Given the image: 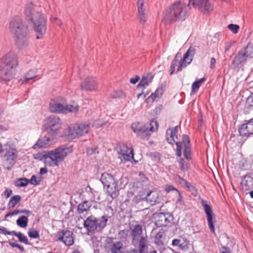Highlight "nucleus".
I'll use <instances>...</instances> for the list:
<instances>
[{"instance_id":"1","label":"nucleus","mask_w":253,"mask_h":253,"mask_svg":"<svg viewBox=\"0 0 253 253\" xmlns=\"http://www.w3.org/2000/svg\"><path fill=\"white\" fill-rule=\"evenodd\" d=\"M36 8L33 2L27 3L25 7L24 15L26 19L33 24L36 39L39 40L42 39L46 33L47 18L42 11Z\"/></svg>"},{"instance_id":"2","label":"nucleus","mask_w":253,"mask_h":253,"mask_svg":"<svg viewBox=\"0 0 253 253\" xmlns=\"http://www.w3.org/2000/svg\"><path fill=\"white\" fill-rule=\"evenodd\" d=\"M9 30L13 34L15 44L18 49L26 48L29 44L28 27L19 16L11 18L9 23Z\"/></svg>"},{"instance_id":"3","label":"nucleus","mask_w":253,"mask_h":253,"mask_svg":"<svg viewBox=\"0 0 253 253\" xmlns=\"http://www.w3.org/2000/svg\"><path fill=\"white\" fill-rule=\"evenodd\" d=\"M71 147L60 146L44 154L38 152L34 155V159L42 161L45 166L49 167H58L63 162L67 156L71 153Z\"/></svg>"},{"instance_id":"4","label":"nucleus","mask_w":253,"mask_h":253,"mask_svg":"<svg viewBox=\"0 0 253 253\" xmlns=\"http://www.w3.org/2000/svg\"><path fill=\"white\" fill-rule=\"evenodd\" d=\"M188 17L186 7L180 0L169 5L163 14V21L165 24L182 22Z\"/></svg>"},{"instance_id":"5","label":"nucleus","mask_w":253,"mask_h":253,"mask_svg":"<svg viewBox=\"0 0 253 253\" xmlns=\"http://www.w3.org/2000/svg\"><path fill=\"white\" fill-rule=\"evenodd\" d=\"M108 217V215H103L100 218H97L91 215L84 220V227L88 234L101 233L106 226Z\"/></svg>"},{"instance_id":"6","label":"nucleus","mask_w":253,"mask_h":253,"mask_svg":"<svg viewBox=\"0 0 253 253\" xmlns=\"http://www.w3.org/2000/svg\"><path fill=\"white\" fill-rule=\"evenodd\" d=\"M131 128L138 137L144 139H148L151 132L158 129V124L155 120H151L149 123L145 125L134 122L131 124Z\"/></svg>"},{"instance_id":"7","label":"nucleus","mask_w":253,"mask_h":253,"mask_svg":"<svg viewBox=\"0 0 253 253\" xmlns=\"http://www.w3.org/2000/svg\"><path fill=\"white\" fill-rule=\"evenodd\" d=\"M62 122L58 116L51 115L43 121V129L47 132V135L51 138H56L61 128Z\"/></svg>"},{"instance_id":"8","label":"nucleus","mask_w":253,"mask_h":253,"mask_svg":"<svg viewBox=\"0 0 253 253\" xmlns=\"http://www.w3.org/2000/svg\"><path fill=\"white\" fill-rule=\"evenodd\" d=\"M100 181L104 186L106 193L112 199H115L119 195L118 181L111 174L107 172L103 173Z\"/></svg>"},{"instance_id":"9","label":"nucleus","mask_w":253,"mask_h":253,"mask_svg":"<svg viewBox=\"0 0 253 253\" xmlns=\"http://www.w3.org/2000/svg\"><path fill=\"white\" fill-rule=\"evenodd\" d=\"M4 151L3 165L5 169L10 170L16 163L18 151L14 145L9 143L4 145Z\"/></svg>"},{"instance_id":"10","label":"nucleus","mask_w":253,"mask_h":253,"mask_svg":"<svg viewBox=\"0 0 253 253\" xmlns=\"http://www.w3.org/2000/svg\"><path fill=\"white\" fill-rule=\"evenodd\" d=\"M197 7L198 10L206 15H209L213 9V3L210 0H189L188 6Z\"/></svg>"},{"instance_id":"11","label":"nucleus","mask_w":253,"mask_h":253,"mask_svg":"<svg viewBox=\"0 0 253 253\" xmlns=\"http://www.w3.org/2000/svg\"><path fill=\"white\" fill-rule=\"evenodd\" d=\"M253 58V43L249 42L235 56L232 63H242L248 59Z\"/></svg>"},{"instance_id":"12","label":"nucleus","mask_w":253,"mask_h":253,"mask_svg":"<svg viewBox=\"0 0 253 253\" xmlns=\"http://www.w3.org/2000/svg\"><path fill=\"white\" fill-rule=\"evenodd\" d=\"M18 64H0V82L9 81L16 74V68Z\"/></svg>"},{"instance_id":"13","label":"nucleus","mask_w":253,"mask_h":253,"mask_svg":"<svg viewBox=\"0 0 253 253\" xmlns=\"http://www.w3.org/2000/svg\"><path fill=\"white\" fill-rule=\"evenodd\" d=\"M120 150L118 152L119 158L123 162L133 161L135 164L138 161L134 158L133 149L128 147L126 144L122 143L119 145Z\"/></svg>"},{"instance_id":"14","label":"nucleus","mask_w":253,"mask_h":253,"mask_svg":"<svg viewBox=\"0 0 253 253\" xmlns=\"http://www.w3.org/2000/svg\"><path fill=\"white\" fill-rule=\"evenodd\" d=\"M201 203L206 214L208 225L211 232L212 233H215V229L213 222V213L210 203L202 199L201 200Z\"/></svg>"},{"instance_id":"15","label":"nucleus","mask_w":253,"mask_h":253,"mask_svg":"<svg viewBox=\"0 0 253 253\" xmlns=\"http://www.w3.org/2000/svg\"><path fill=\"white\" fill-rule=\"evenodd\" d=\"M57 240L64 243L66 246H70L74 243V234L72 231L62 230L57 234Z\"/></svg>"},{"instance_id":"16","label":"nucleus","mask_w":253,"mask_h":253,"mask_svg":"<svg viewBox=\"0 0 253 253\" xmlns=\"http://www.w3.org/2000/svg\"><path fill=\"white\" fill-rule=\"evenodd\" d=\"M173 216L169 213L161 212L158 215V218L155 224L157 226L170 227L173 224Z\"/></svg>"},{"instance_id":"17","label":"nucleus","mask_w":253,"mask_h":253,"mask_svg":"<svg viewBox=\"0 0 253 253\" xmlns=\"http://www.w3.org/2000/svg\"><path fill=\"white\" fill-rule=\"evenodd\" d=\"M239 133L242 137H249L253 134V118L242 124L238 128Z\"/></svg>"},{"instance_id":"18","label":"nucleus","mask_w":253,"mask_h":253,"mask_svg":"<svg viewBox=\"0 0 253 253\" xmlns=\"http://www.w3.org/2000/svg\"><path fill=\"white\" fill-rule=\"evenodd\" d=\"M55 138H51V136L46 135L44 137L39 138L36 143L33 146L34 149L37 148H46L50 145V142Z\"/></svg>"},{"instance_id":"19","label":"nucleus","mask_w":253,"mask_h":253,"mask_svg":"<svg viewBox=\"0 0 253 253\" xmlns=\"http://www.w3.org/2000/svg\"><path fill=\"white\" fill-rule=\"evenodd\" d=\"M81 87L82 89L86 91L94 90L97 87L96 81L92 77H88L81 84Z\"/></svg>"},{"instance_id":"20","label":"nucleus","mask_w":253,"mask_h":253,"mask_svg":"<svg viewBox=\"0 0 253 253\" xmlns=\"http://www.w3.org/2000/svg\"><path fill=\"white\" fill-rule=\"evenodd\" d=\"M178 126L169 128L166 131V139L169 143L173 145L175 141L178 139Z\"/></svg>"},{"instance_id":"21","label":"nucleus","mask_w":253,"mask_h":253,"mask_svg":"<svg viewBox=\"0 0 253 253\" xmlns=\"http://www.w3.org/2000/svg\"><path fill=\"white\" fill-rule=\"evenodd\" d=\"M196 53L195 47L190 46L184 54L182 59L178 63H191Z\"/></svg>"},{"instance_id":"22","label":"nucleus","mask_w":253,"mask_h":253,"mask_svg":"<svg viewBox=\"0 0 253 253\" xmlns=\"http://www.w3.org/2000/svg\"><path fill=\"white\" fill-rule=\"evenodd\" d=\"M107 240V243H110V250L111 253H125L124 245L121 242H113L112 239L109 238Z\"/></svg>"},{"instance_id":"23","label":"nucleus","mask_w":253,"mask_h":253,"mask_svg":"<svg viewBox=\"0 0 253 253\" xmlns=\"http://www.w3.org/2000/svg\"><path fill=\"white\" fill-rule=\"evenodd\" d=\"M188 240L186 238L179 237L178 239H174L172 241V246H176L178 249L184 250L188 248Z\"/></svg>"},{"instance_id":"24","label":"nucleus","mask_w":253,"mask_h":253,"mask_svg":"<svg viewBox=\"0 0 253 253\" xmlns=\"http://www.w3.org/2000/svg\"><path fill=\"white\" fill-rule=\"evenodd\" d=\"M0 63H18L17 55L13 52H9L2 57Z\"/></svg>"},{"instance_id":"25","label":"nucleus","mask_w":253,"mask_h":253,"mask_svg":"<svg viewBox=\"0 0 253 253\" xmlns=\"http://www.w3.org/2000/svg\"><path fill=\"white\" fill-rule=\"evenodd\" d=\"M146 201L151 206L159 202V195L157 191H150L146 196Z\"/></svg>"},{"instance_id":"26","label":"nucleus","mask_w":253,"mask_h":253,"mask_svg":"<svg viewBox=\"0 0 253 253\" xmlns=\"http://www.w3.org/2000/svg\"><path fill=\"white\" fill-rule=\"evenodd\" d=\"M49 109L52 113H63L64 106L54 100H51L49 103Z\"/></svg>"},{"instance_id":"27","label":"nucleus","mask_w":253,"mask_h":253,"mask_svg":"<svg viewBox=\"0 0 253 253\" xmlns=\"http://www.w3.org/2000/svg\"><path fill=\"white\" fill-rule=\"evenodd\" d=\"M65 134L69 140L74 139L80 137L78 132L76 128V125H71L68 127L65 131Z\"/></svg>"},{"instance_id":"28","label":"nucleus","mask_w":253,"mask_h":253,"mask_svg":"<svg viewBox=\"0 0 253 253\" xmlns=\"http://www.w3.org/2000/svg\"><path fill=\"white\" fill-rule=\"evenodd\" d=\"M142 227L140 224H137L134 226L131 231V237L132 242L134 244L136 241L142 237Z\"/></svg>"},{"instance_id":"29","label":"nucleus","mask_w":253,"mask_h":253,"mask_svg":"<svg viewBox=\"0 0 253 253\" xmlns=\"http://www.w3.org/2000/svg\"><path fill=\"white\" fill-rule=\"evenodd\" d=\"M91 206L90 203L87 200H85L78 205L77 212L80 214L85 212L86 214L89 211Z\"/></svg>"},{"instance_id":"30","label":"nucleus","mask_w":253,"mask_h":253,"mask_svg":"<svg viewBox=\"0 0 253 253\" xmlns=\"http://www.w3.org/2000/svg\"><path fill=\"white\" fill-rule=\"evenodd\" d=\"M138 250L139 253H148V247L147 246V237L142 236L138 240Z\"/></svg>"},{"instance_id":"31","label":"nucleus","mask_w":253,"mask_h":253,"mask_svg":"<svg viewBox=\"0 0 253 253\" xmlns=\"http://www.w3.org/2000/svg\"><path fill=\"white\" fill-rule=\"evenodd\" d=\"M206 79H207L205 77H204L200 79H196L195 82L192 84L191 90L190 92L191 95L194 94L198 91L201 85L206 81Z\"/></svg>"},{"instance_id":"32","label":"nucleus","mask_w":253,"mask_h":253,"mask_svg":"<svg viewBox=\"0 0 253 253\" xmlns=\"http://www.w3.org/2000/svg\"><path fill=\"white\" fill-rule=\"evenodd\" d=\"M75 125L79 136H83L85 134L87 133L90 128V126L87 123H84L80 124L79 125Z\"/></svg>"},{"instance_id":"33","label":"nucleus","mask_w":253,"mask_h":253,"mask_svg":"<svg viewBox=\"0 0 253 253\" xmlns=\"http://www.w3.org/2000/svg\"><path fill=\"white\" fill-rule=\"evenodd\" d=\"M153 78V76L150 73H148L146 75H144L140 82L139 83L137 87L139 86L145 87L151 83Z\"/></svg>"},{"instance_id":"34","label":"nucleus","mask_w":253,"mask_h":253,"mask_svg":"<svg viewBox=\"0 0 253 253\" xmlns=\"http://www.w3.org/2000/svg\"><path fill=\"white\" fill-rule=\"evenodd\" d=\"M144 5H137L138 10V16L140 20V23L144 24L146 21V17L145 14V9Z\"/></svg>"},{"instance_id":"35","label":"nucleus","mask_w":253,"mask_h":253,"mask_svg":"<svg viewBox=\"0 0 253 253\" xmlns=\"http://www.w3.org/2000/svg\"><path fill=\"white\" fill-rule=\"evenodd\" d=\"M163 88L162 87H158L155 91L154 93H152L150 96H149L147 100L148 101L154 102L156 98L160 97L163 94Z\"/></svg>"},{"instance_id":"36","label":"nucleus","mask_w":253,"mask_h":253,"mask_svg":"<svg viewBox=\"0 0 253 253\" xmlns=\"http://www.w3.org/2000/svg\"><path fill=\"white\" fill-rule=\"evenodd\" d=\"M21 197L20 195H16L10 198L7 206L9 208H14L17 204L20 202Z\"/></svg>"},{"instance_id":"37","label":"nucleus","mask_w":253,"mask_h":253,"mask_svg":"<svg viewBox=\"0 0 253 253\" xmlns=\"http://www.w3.org/2000/svg\"><path fill=\"white\" fill-rule=\"evenodd\" d=\"M28 223V218L26 216H21L16 220L17 225L21 228H25L27 226Z\"/></svg>"},{"instance_id":"38","label":"nucleus","mask_w":253,"mask_h":253,"mask_svg":"<svg viewBox=\"0 0 253 253\" xmlns=\"http://www.w3.org/2000/svg\"><path fill=\"white\" fill-rule=\"evenodd\" d=\"M30 183L29 179L23 177L17 179L15 181L14 184L18 187H24L28 185Z\"/></svg>"},{"instance_id":"39","label":"nucleus","mask_w":253,"mask_h":253,"mask_svg":"<svg viewBox=\"0 0 253 253\" xmlns=\"http://www.w3.org/2000/svg\"><path fill=\"white\" fill-rule=\"evenodd\" d=\"M79 110V106L78 105L74 106L72 105H66L64 106L63 113H68L70 112L77 113Z\"/></svg>"},{"instance_id":"40","label":"nucleus","mask_w":253,"mask_h":253,"mask_svg":"<svg viewBox=\"0 0 253 253\" xmlns=\"http://www.w3.org/2000/svg\"><path fill=\"white\" fill-rule=\"evenodd\" d=\"M13 235H14L16 237H17L20 242L23 243L26 245H30V243L28 241L27 237L24 236L21 232H17L14 231L13 233Z\"/></svg>"},{"instance_id":"41","label":"nucleus","mask_w":253,"mask_h":253,"mask_svg":"<svg viewBox=\"0 0 253 253\" xmlns=\"http://www.w3.org/2000/svg\"><path fill=\"white\" fill-rule=\"evenodd\" d=\"M36 74L34 70H29V72H28L24 77V81L23 82V83H25V82L28 81L30 80H32L36 77H37Z\"/></svg>"},{"instance_id":"42","label":"nucleus","mask_w":253,"mask_h":253,"mask_svg":"<svg viewBox=\"0 0 253 253\" xmlns=\"http://www.w3.org/2000/svg\"><path fill=\"white\" fill-rule=\"evenodd\" d=\"M191 151L190 145L185 144L184 145L183 155L185 158L187 160L191 159Z\"/></svg>"},{"instance_id":"43","label":"nucleus","mask_w":253,"mask_h":253,"mask_svg":"<svg viewBox=\"0 0 253 253\" xmlns=\"http://www.w3.org/2000/svg\"><path fill=\"white\" fill-rule=\"evenodd\" d=\"M179 165V168L181 170L185 171L189 169V166L186 161L182 158H180L178 160Z\"/></svg>"},{"instance_id":"44","label":"nucleus","mask_w":253,"mask_h":253,"mask_svg":"<svg viewBox=\"0 0 253 253\" xmlns=\"http://www.w3.org/2000/svg\"><path fill=\"white\" fill-rule=\"evenodd\" d=\"M28 236L32 239H39L40 238L39 231L34 229H31L29 230Z\"/></svg>"},{"instance_id":"45","label":"nucleus","mask_w":253,"mask_h":253,"mask_svg":"<svg viewBox=\"0 0 253 253\" xmlns=\"http://www.w3.org/2000/svg\"><path fill=\"white\" fill-rule=\"evenodd\" d=\"M151 159L155 162H159L161 159L160 154L158 152H151L149 154Z\"/></svg>"},{"instance_id":"46","label":"nucleus","mask_w":253,"mask_h":253,"mask_svg":"<svg viewBox=\"0 0 253 253\" xmlns=\"http://www.w3.org/2000/svg\"><path fill=\"white\" fill-rule=\"evenodd\" d=\"M227 28L234 34H237L240 28L238 25L230 24L228 25Z\"/></svg>"},{"instance_id":"47","label":"nucleus","mask_w":253,"mask_h":253,"mask_svg":"<svg viewBox=\"0 0 253 253\" xmlns=\"http://www.w3.org/2000/svg\"><path fill=\"white\" fill-rule=\"evenodd\" d=\"M164 232L162 231H160L157 233L155 237V241L157 244H160L162 243V238L163 237Z\"/></svg>"},{"instance_id":"48","label":"nucleus","mask_w":253,"mask_h":253,"mask_svg":"<svg viewBox=\"0 0 253 253\" xmlns=\"http://www.w3.org/2000/svg\"><path fill=\"white\" fill-rule=\"evenodd\" d=\"M30 183L35 186L38 185L40 184L42 179L41 178L37 179L35 175L32 176L31 179L29 180Z\"/></svg>"},{"instance_id":"49","label":"nucleus","mask_w":253,"mask_h":253,"mask_svg":"<svg viewBox=\"0 0 253 253\" xmlns=\"http://www.w3.org/2000/svg\"><path fill=\"white\" fill-rule=\"evenodd\" d=\"M165 190L167 193H169L170 191H175L180 195V192L173 186L168 184L166 185Z\"/></svg>"},{"instance_id":"50","label":"nucleus","mask_w":253,"mask_h":253,"mask_svg":"<svg viewBox=\"0 0 253 253\" xmlns=\"http://www.w3.org/2000/svg\"><path fill=\"white\" fill-rule=\"evenodd\" d=\"M128 230L127 229L122 230L119 232L118 235L122 239H126L128 234Z\"/></svg>"},{"instance_id":"51","label":"nucleus","mask_w":253,"mask_h":253,"mask_svg":"<svg viewBox=\"0 0 253 253\" xmlns=\"http://www.w3.org/2000/svg\"><path fill=\"white\" fill-rule=\"evenodd\" d=\"M14 231H8L7 229L3 226H0V234H3L4 235H13Z\"/></svg>"},{"instance_id":"52","label":"nucleus","mask_w":253,"mask_h":253,"mask_svg":"<svg viewBox=\"0 0 253 253\" xmlns=\"http://www.w3.org/2000/svg\"><path fill=\"white\" fill-rule=\"evenodd\" d=\"M182 57L181 55V53L177 52L173 60H172L171 63H178L179 62H180V60L181 59H182Z\"/></svg>"},{"instance_id":"53","label":"nucleus","mask_w":253,"mask_h":253,"mask_svg":"<svg viewBox=\"0 0 253 253\" xmlns=\"http://www.w3.org/2000/svg\"><path fill=\"white\" fill-rule=\"evenodd\" d=\"M236 43L234 41H230L229 42H226L225 45V51L228 50L234 44Z\"/></svg>"},{"instance_id":"54","label":"nucleus","mask_w":253,"mask_h":253,"mask_svg":"<svg viewBox=\"0 0 253 253\" xmlns=\"http://www.w3.org/2000/svg\"><path fill=\"white\" fill-rule=\"evenodd\" d=\"M185 184L186 185V186L188 188L189 190L190 191H196V190L195 189V188L194 187V186H193L192 185V184L187 181H185Z\"/></svg>"},{"instance_id":"55","label":"nucleus","mask_w":253,"mask_h":253,"mask_svg":"<svg viewBox=\"0 0 253 253\" xmlns=\"http://www.w3.org/2000/svg\"><path fill=\"white\" fill-rule=\"evenodd\" d=\"M182 142L185 144L190 145V139L187 135L184 134L182 136Z\"/></svg>"},{"instance_id":"56","label":"nucleus","mask_w":253,"mask_h":253,"mask_svg":"<svg viewBox=\"0 0 253 253\" xmlns=\"http://www.w3.org/2000/svg\"><path fill=\"white\" fill-rule=\"evenodd\" d=\"M140 80L139 76L136 75L134 77L131 78L130 79V83L132 84H135Z\"/></svg>"},{"instance_id":"57","label":"nucleus","mask_w":253,"mask_h":253,"mask_svg":"<svg viewBox=\"0 0 253 253\" xmlns=\"http://www.w3.org/2000/svg\"><path fill=\"white\" fill-rule=\"evenodd\" d=\"M220 253H231L229 248L223 246L220 250Z\"/></svg>"},{"instance_id":"58","label":"nucleus","mask_w":253,"mask_h":253,"mask_svg":"<svg viewBox=\"0 0 253 253\" xmlns=\"http://www.w3.org/2000/svg\"><path fill=\"white\" fill-rule=\"evenodd\" d=\"M247 103L249 104L250 107H253V96H249L247 99Z\"/></svg>"},{"instance_id":"59","label":"nucleus","mask_w":253,"mask_h":253,"mask_svg":"<svg viewBox=\"0 0 253 253\" xmlns=\"http://www.w3.org/2000/svg\"><path fill=\"white\" fill-rule=\"evenodd\" d=\"M12 190L11 189H6L4 191V195L6 196V197L7 198L8 197H10V196L11 195V194H12Z\"/></svg>"},{"instance_id":"60","label":"nucleus","mask_w":253,"mask_h":253,"mask_svg":"<svg viewBox=\"0 0 253 253\" xmlns=\"http://www.w3.org/2000/svg\"><path fill=\"white\" fill-rule=\"evenodd\" d=\"M19 213H24L27 215H29L32 214V212L26 209H23V210H20L19 209Z\"/></svg>"},{"instance_id":"61","label":"nucleus","mask_w":253,"mask_h":253,"mask_svg":"<svg viewBox=\"0 0 253 253\" xmlns=\"http://www.w3.org/2000/svg\"><path fill=\"white\" fill-rule=\"evenodd\" d=\"M174 144H175L176 146V151H181L182 143L180 142H177L175 141V143H174Z\"/></svg>"},{"instance_id":"62","label":"nucleus","mask_w":253,"mask_h":253,"mask_svg":"<svg viewBox=\"0 0 253 253\" xmlns=\"http://www.w3.org/2000/svg\"><path fill=\"white\" fill-rule=\"evenodd\" d=\"M96 149L93 148H88L87 149V154L88 155H92L95 152Z\"/></svg>"},{"instance_id":"63","label":"nucleus","mask_w":253,"mask_h":253,"mask_svg":"<svg viewBox=\"0 0 253 253\" xmlns=\"http://www.w3.org/2000/svg\"><path fill=\"white\" fill-rule=\"evenodd\" d=\"M47 172H48V170L46 168H42L40 169V175H42V174L47 173Z\"/></svg>"},{"instance_id":"64","label":"nucleus","mask_w":253,"mask_h":253,"mask_svg":"<svg viewBox=\"0 0 253 253\" xmlns=\"http://www.w3.org/2000/svg\"><path fill=\"white\" fill-rule=\"evenodd\" d=\"M126 253H139L138 250L135 249H129Z\"/></svg>"}]
</instances>
